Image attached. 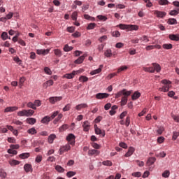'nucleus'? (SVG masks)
<instances>
[{
	"label": "nucleus",
	"mask_w": 179,
	"mask_h": 179,
	"mask_svg": "<svg viewBox=\"0 0 179 179\" xmlns=\"http://www.w3.org/2000/svg\"><path fill=\"white\" fill-rule=\"evenodd\" d=\"M131 91H127V90H121L115 94V99L122 96L121 99V106H125L127 103H128V97L129 96H131Z\"/></svg>",
	"instance_id": "obj_1"
},
{
	"label": "nucleus",
	"mask_w": 179,
	"mask_h": 179,
	"mask_svg": "<svg viewBox=\"0 0 179 179\" xmlns=\"http://www.w3.org/2000/svg\"><path fill=\"white\" fill-rule=\"evenodd\" d=\"M118 27L121 30H129V31H132L134 30L137 31L139 29V27H138V25L120 24Z\"/></svg>",
	"instance_id": "obj_2"
},
{
	"label": "nucleus",
	"mask_w": 179,
	"mask_h": 179,
	"mask_svg": "<svg viewBox=\"0 0 179 179\" xmlns=\"http://www.w3.org/2000/svg\"><path fill=\"white\" fill-rule=\"evenodd\" d=\"M34 114V110L29 109V110H26L24 109L22 110L18 111L17 113V115L18 117H31Z\"/></svg>",
	"instance_id": "obj_3"
},
{
	"label": "nucleus",
	"mask_w": 179,
	"mask_h": 179,
	"mask_svg": "<svg viewBox=\"0 0 179 179\" xmlns=\"http://www.w3.org/2000/svg\"><path fill=\"white\" fill-rule=\"evenodd\" d=\"M68 150H71V145H69V144L63 145L59 150V155H64V153H65V152H68Z\"/></svg>",
	"instance_id": "obj_4"
},
{
	"label": "nucleus",
	"mask_w": 179,
	"mask_h": 179,
	"mask_svg": "<svg viewBox=\"0 0 179 179\" xmlns=\"http://www.w3.org/2000/svg\"><path fill=\"white\" fill-rule=\"evenodd\" d=\"M154 15L157 16V17H159L160 19H163L167 13L164 11H159L157 10H154Z\"/></svg>",
	"instance_id": "obj_5"
},
{
	"label": "nucleus",
	"mask_w": 179,
	"mask_h": 179,
	"mask_svg": "<svg viewBox=\"0 0 179 179\" xmlns=\"http://www.w3.org/2000/svg\"><path fill=\"white\" fill-rule=\"evenodd\" d=\"M62 96H51L49 98V101L51 104H55L57 101H61Z\"/></svg>",
	"instance_id": "obj_6"
},
{
	"label": "nucleus",
	"mask_w": 179,
	"mask_h": 179,
	"mask_svg": "<svg viewBox=\"0 0 179 179\" xmlns=\"http://www.w3.org/2000/svg\"><path fill=\"white\" fill-rule=\"evenodd\" d=\"M78 71H72V73H66L64 74L63 76V78H66V79H73V78H75V75H76V73H78Z\"/></svg>",
	"instance_id": "obj_7"
},
{
	"label": "nucleus",
	"mask_w": 179,
	"mask_h": 179,
	"mask_svg": "<svg viewBox=\"0 0 179 179\" xmlns=\"http://www.w3.org/2000/svg\"><path fill=\"white\" fill-rule=\"evenodd\" d=\"M83 128L85 132H89V129H90V122L89 121H85L83 123Z\"/></svg>",
	"instance_id": "obj_8"
},
{
	"label": "nucleus",
	"mask_w": 179,
	"mask_h": 179,
	"mask_svg": "<svg viewBox=\"0 0 179 179\" xmlns=\"http://www.w3.org/2000/svg\"><path fill=\"white\" fill-rule=\"evenodd\" d=\"M66 141L69 145H75V135H69L66 137Z\"/></svg>",
	"instance_id": "obj_9"
},
{
	"label": "nucleus",
	"mask_w": 179,
	"mask_h": 179,
	"mask_svg": "<svg viewBox=\"0 0 179 179\" xmlns=\"http://www.w3.org/2000/svg\"><path fill=\"white\" fill-rule=\"evenodd\" d=\"M109 94L107 93H98L96 94V98L99 100H101L102 99H107Z\"/></svg>",
	"instance_id": "obj_10"
},
{
	"label": "nucleus",
	"mask_w": 179,
	"mask_h": 179,
	"mask_svg": "<svg viewBox=\"0 0 179 179\" xmlns=\"http://www.w3.org/2000/svg\"><path fill=\"white\" fill-rule=\"evenodd\" d=\"M94 129L96 135H106V132L104 131V130L98 128L97 124H94Z\"/></svg>",
	"instance_id": "obj_11"
},
{
	"label": "nucleus",
	"mask_w": 179,
	"mask_h": 179,
	"mask_svg": "<svg viewBox=\"0 0 179 179\" xmlns=\"http://www.w3.org/2000/svg\"><path fill=\"white\" fill-rule=\"evenodd\" d=\"M52 85H54V81L52 80H49L43 84V89H47V87L52 86Z\"/></svg>",
	"instance_id": "obj_12"
},
{
	"label": "nucleus",
	"mask_w": 179,
	"mask_h": 179,
	"mask_svg": "<svg viewBox=\"0 0 179 179\" xmlns=\"http://www.w3.org/2000/svg\"><path fill=\"white\" fill-rule=\"evenodd\" d=\"M89 156H98V155H100V151L97 150H90L88 151Z\"/></svg>",
	"instance_id": "obj_13"
},
{
	"label": "nucleus",
	"mask_w": 179,
	"mask_h": 179,
	"mask_svg": "<svg viewBox=\"0 0 179 179\" xmlns=\"http://www.w3.org/2000/svg\"><path fill=\"white\" fill-rule=\"evenodd\" d=\"M87 57V55L84 54L83 55L80 56L78 59L75 60V64H82L83 61H85V58Z\"/></svg>",
	"instance_id": "obj_14"
},
{
	"label": "nucleus",
	"mask_w": 179,
	"mask_h": 179,
	"mask_svg": "<svg viewBox=\"0 0 179 179\" xmlns=\"http://www.w3.org/2000/svg\"><path fill=\"white\" fill-rule=\"evenodd\" d=\"M134 152H135V148H134V147H130L128 152L124 155V157H129V156H132V155H134Z\"/></svg>",
	"instance_id": "obj_15"
},
{
	"label": "nucleus",
	"mask_w": 179,
	"mask_h": 179,
	"mask_svg": "<svg viewBox=\"0 0 179 179\" xmlns=\"http://www.w3.org/2000/svg\"><path fill=\"white\" fill-rule=\"evenodd\" d=\"M18 108L17 106H9L5 109V113H13V111H16Z\"/></svg>",
	"instance_id": "obj_16"
},
{
	"label": "nucleus",
	"mask_w": 179,
	"mask_h": 179,
	"mask_svg": "<svg viewBox=\"0 0 179 179\" xmlns=\"http://www.w3.org/2000/svg\"><path fill=\"white\" fill-rule=\"evenodd\" d=\"M103 55L106 58H111L113 57V51L111 49H108L104 52Z\"/></svg>",
	"instance_id": "obj_17"
},
{
	"label": "nucleus",
	"mask_w": 179,
	"mask_h": 179,
	"mask_svg": "<svg viewBox=\"0 0 179 179\" xmlns=\"http://www.w3.org/2000/svg\"><path fill=\"white\" fill-rule=\"evenodd\" d=\"M156 162V157H150L147 161V165L148 166H152V164H155V162Z\"/></svg>",
	"instance_id": "obj_18"
},
{
	"label": "nucleus",
	"mask_w": 179,
	"mask_h": 179,
	"mask_svg": "<svg viewBox=\"0 0 179 179\" xmlns=\"http://www.w3.org/2000/svg\"><path fill=\"white\" fill-rule=\"evenodd\" d=\"M152 66L155 69V72H160L162 71V67L160 66V64H156V63H152Z\"/></svg>",
	"instance_id": "obj_19"
},
{
	"label": "nucleus",
	"mask_w": 179,
	"mask_h": 179,
	"mask_svg": "<svg viewBox=\"0 0 179 179\" xmlns=\"http://www.w3.org/2000/svg\"><path fill=\"white\" fill-rule=\"evenodd\" d=\"M36 52L38 55H45V54H48V52H50V50H37Z\"/></svg>",
	"instance_id": "obj_20"
},
{
	"label": "nucleus",
	"mask_w": 179,
	"mask_h": 179,
	"mask_svg": "<svg viewBox=\"0 0 179 179\" xmlns=\"http://www.w3.org/2000/svg\"><path fill=\"white\" fill-rule=\"evenodd\" d=\"M141 97V93L138 91H136L134 94L131 96V99L135 101L138 100V98Z\"/></svg>",
	"instance_id": "obj_21"
},
{
	"label": "nucleus",
	"mask_w": 179,
	"mask_h": 179,
	"mask_svg": "<svg viewBox=\"0 0 179 179\" xmlns=\"http://www.w3.org/2000/svg\"><path fill=\"white\" fill-rule=\"evenodd\" d=\"M102 69H103V65H100L99 69L91 71L90 75H97V73H100V72H101Z\"/></svg>",
	"instance_id": "obj_22"
},
{
	"label": "nucleus",
	"mask_w": 179,
	"mask_h": 179,
	"mask_svg": "<svg viewBox=\"0 0 179 179\" xmlns=\"http://www.w3.org/2000/svg\"><path fill=\"white\" fill-rule=\"evenodd\" d=\"M87 103H80L76 106V110H82V108H87Z\"/></svg>",
	"instance_id": "obj_23"
},
{
	"label": "nucleus",
	"mask_w": 179,
	"mask_h": 179,
	"mask_svg": "<svg viewBox=\"0 0 179 179\" xmlns=\"http://www.w3.org/2000/svg\"><path fill=\"white\" fill-rule=\"evenodd\" d=\"M24 169L26 171V173H29L30 171H33V169H31V164H26L24 166Z\"/></svg>",
	"instance_id": "obj_24"
},
{
	"label": "nucleus",
	"mask_w": 179,
	"mask_h": 179,
	"mask_svg": "<svg viewBox=\"0 0 179 179\" xmlns=\"http://www.w3.org/2000/svg\"><path fill=\"white\" fill-rule=\"evenodd\" d=\"M139 40H140L141 43H149V38L146 35H144V36L140 37Z\"/></svg>",
	"instance_id": "obj_25"
},
{
	"label": "nucleus",
	"mask_w": 179,
	"mask_h": 179,
	"mask_svg": "<svg viewBox=\"0 0 179 179\" xmlns=\"http://www.w3.org/2000/svg\"><path fill=\"white\" fill-rule=\"evenodd\" d=\"M143 70L145 72H150V73H155V69H154V67H143Z\"/></svg>",
	"instance_id": "obj_26"
},
{
	"label": "nucleus",
	"mask_w": 179,
	"mask_h": 179,
	"mask_svg": "<svg viewBox=\"0 0 179 179\" xmlns=\"http://www.w3.org/2000/svg\"><path fill=\"white\" fill-rule=\"evenodd\" d=\"M170 40L173 41H179V36L176 34H170L169 35Z\"/></svg>",
	"instance_id": "obj_27"
},
{
	"label": "nucleus",
	"mask_w": 179,
	"mask_h": 179,
	"mask_svg": "<svg viewBox=\"0 0 179 179\" xmlns=\"http://www.w3.org/2000/svg\"><path fill=\"white\" fill-rule=\"evenodd\" d=\"M19 157L20 159H29V157H30V153L29 152L22 153L19 155Z\"/></svg>",
	"instance_id": "obj_28"
},
{
	"label": "nucleus",
	"mask_w": 179,
	"mask_h": 179,
	"mask_svg": "<svg viewBox=\"0 0 179 179\" xmlns=\"http://www.w3.org/2000/svg\"><path fill=\"white\" fill-rule=\"evenodd\" d=\"M50 121H51L50 116H45L41 120L42 124H48Z\"/></svg>",
	"instance_id": "obj_29"
},
{
	"label": "nucleus",
	"mask_w": 179,
	"mask_h": 179,
	"mask_svg": "<svg viewBox=\"0 0 179 179\" xmlns=\"http://www.w3.org/2000/svg\"><path fill=\"white\" fill-rule=\"evenodd\" d=\"M36 119L33 117H29L27 119V124H30V125H34L36 124Z\"/></svg>",
	"instance_id": "obj_30"
},
{
	"label": "nucleus",
	"mask_w": 179,
	"mask_h": 179,
	"mask_svg": "<svg viewBox=\"0 0 179 179\" xmlns=\"http://www.w3.org/2000/svg\"><path fill=\"white\" fill-rule=\"evenodd\" d=\"M6 127H7V129H8L9 131H11V132H13L14 135H17V130L13 129V127L10 125H7Z\"/></svg>",
	"instance_id": "obj_31"
},
{
	"label": "nucleus",
	"mask_w": 179,
	"mask_h": 179,
	"mask_svg": "<svg viewBox=\"0 0 179 179\" xmlns=\"http://www.w3.org/2000/svg\"><path fill=\"white\" fill-rule=\"evenodd\" d=\"M63 50L65 52H69V51H72L73 50V47L65 45Z\"/></svg>",
	"instance_id": "obj_32"
},
{
	"label": "nucleus",
	"mask_w": 179,
	"mask_h": 179,
	"mask_svg": "<svg viewBox=\"0 0 179 179\" xmlns=\"http://www.w3.org/2000/svg\"><path fill=\"white\" fill-rule=\"evenodd\" d=\"M54 54L56 57H62V52L59 49H55Z\"/></svg>",
	"instance_id": "obj_33"
},
{
	"label": "nucleus",
	"mask_w": 179,
	"mask_h": 179,
	"mask_svg": "<svg viewBox=\"0 0 179 179\" xmlns=\"http://www.w3.org/2000/svg\"><path fill=\"white\" fill-rule=\"evenodd\" d=\"M9 164H10V166H17L20 164V162L17 160L12 159L9 161Z\"/></svg>",
	"instance_id": "obj_34"
},
{
	"label": "nucleus",
	"mask_w": 179,
	"mask_h": 179,
	"mask_svg": "<svg viewBox=\"0 0 179 179\" xmlns=\"http://www.w3.org/2000/svg\"><path fill=\"white\" fill-rule=\"evenodd\" d=\"M158 3L159 5L164 6V5H169L170 2L169 1V0H159Z\"/></svg>",
	"instance_id": "obj_35"
},
{
	"label": "nucleus",
	"mask_w": 179,
	"mask_h": 179,
	"mask_svg": "<svg viewBox=\"0 0 179 179\" xmlns=\"http://www.w3.org/2000/svg\"><path fill=\"white\" fill-rule=\"evenodd\" d=\"M167 23L169 24H177V20H176L175 18H169Z\"/></svg>",
	"instance_id": "obj_36"
},
{
	"label": "nucleus",
	"mask_w": 179,
	"mask_h": 179,
	"mask_svg": "<svg viewBox=\"0 0 179 179\" xmlns=\"http://www.w3.org/2000/svg\"><path fill=\"white\" fill-rule=\"evenodd\" d=\"M55 170H57L58 173H64V171H65V169L59 165L55 166Z\"/></svg>",
	"instance_id": "obj_37"
},
{
	"label": "nucleus",
	"mask_w": 179,
	"mask_h": 179,
	"mask_svg": "<svg viewBox=\"0 0 179 179\" xmlns=\"http://www.w3.org/2000/svg\"><path fill=\"white\" fill-rule=\"evenodd\" d=\"M27 106L29 108H32V110H37V107H36L34 106V103L33 102H29L27 104Z\"/></svg>",
	"instance_id": "obj_38"
},
{
	"label": "nucleus",
	"mask_w": 179,
	"mask_h": 179,
	"mask_svg": "<svg viewBox=\"0 0 179 179\" xmlns=\"http://www.w3.org/2000/svg\"><path fill=\"white\" fill-rule=\"evenodd\" d=\"M55 138H57V136H55V135L49 136V137L48 138V142L49 143H52V142H54V139H55Z\"/></svg>",
	"instance_id": "obj_39"
},
{
	"label": "nucleus",
	"mask_w": 179,
	"mask_h": 179,
	"mask_svg": "<svg viewBox=\"0 0 179 179\" xmlns=\"http://www.w3.org/2000/svg\"><path fill=\"white\" fill-rule=\"evenodd\" d=\"M62 117H64V115H62V113H58V116L56 119H55V120L53 121V124H57L58 122V121H59Z\"/></svg>",
	"instance_id": "obj_40"
},
{
	"label": "nucleus",
	"mask_w": 179,
	"mask_h": 179,
	"mask_svg": "<svg viewBox=\"0 0 179 179\" xmlns=\"http://www.w3.org/2000/svg\"><path fill=\"white\" fill-rule=\"evenodd\" d=\"M162 177H164V178H169V177H170V171L166 170L164 171L162 173Z\"/></svg>",
	"instance_id": "obj_41"
},
{
	"label": "nucleus",
	"mask_w": 179,
	"mask_h": 179,
	"mask_svg": "<svg viewBox=\"0 0 179 179\" xmlns=\"http://www.w3.org/2000/svg\"><path fill=\"white\" fill-rule=\"evenodd\" d=\"M163 48H164L165 50H171V48H173V45L171 43L169 44H164L162 45Z\"/></svg>",
	"instance_id": "obj_42"
},
{
	"label": "nucleus",
	"mask_w": 179,
	"mask_h": 179,
	"mask_svg": "<svg viewBox=\"0 0 179 179\" xmlns=\"http://www.w3.org/2000/svg\"><path fill=\"white\" fill-rule=\"evenodd\" d=\"M79 80H80V82H83V83L87 82V80H89V78H87L85 76H81L79 78Z\"/></svg>",
	"instance_id": "obj_43"
},
{
	"label": "nucleus",
	"mask_w": 179,
	"mask_h": 179,
	"mask_svg": "<svg viewBox=\"0 0 179 179\" xmlns=\"http://www.w3.org/2000/svg\"><path fill=\"white\" fill-rule=\"evenodd\" d=\"M27 132L30 135H34V134H37V131L34 128H31V129H28Z\"/></svg>",
	"instance_id": "obj_44"
},
{
	"label": "nucleus",
	"mask_w": 179,
	"mask_h": 179,
	"mask_svg": "<svg viewBox=\"0 0 179 179\" xmlns=\"http://www.w3.org/2000/svg\"><path fill=\"white\" fill-rule=\"evenodd\" d=\"M127 69H128V66H122L117 69V73H120V72H122L124 71H127Z\"/></svg>",
	"instance_id": "obj_45"
},
{
	"label": "nucleus",
	"mask_w": 179,
	"mask_h": 179,
	"mask_svg": "<svg viewBox=\"0 0 179 179\" xmlns=\"http://www.w3.org/2000/svg\"><path fill=\"white\" fill-rule=\"evenodd\" d=\"M96 27V24L95 23H90L88 24L87 29V30H93Z\"/></svg>",
	"instance_id": "obj_46"
},
{
	"label": "nucleus",
	"mask_w": 179,
	"mask_h": 179,
	"mask_svg": "<svg viewBox=\"0 0 179 179\" xmlns=\"http://www.w3.org/2000/svg\"><path fill=\"white\" fill-rule=\"evenodd\" d=\"M102 164H103V166H108L110 167V166H113V162H111V161L107 160V161H103L102 162Z\"/></svg>",
	"instance_id": "obj_47"
},
{
	"label": "nucleus",
	"mask_w": 179,
	"mask_h": 179,
	"mask_svg": "<svg viewBox=\"0 0 179 179\" xmlns=\"http://www.w3.org/2000/svg\"><path fill=\"white\" fill-rule=\"evenodd\" d=\"M69 127L68 124H63L60 128H59V131L60 132H64V131H66L68 129Z\"/></svg>",
	"instance_id": "obj_48"
},
{
	"label": "nucleus",
	"mask_w": 179,
	"mask_h": 179,
	"mask_svg": "<svg viewBox=\"0 0 179 179\" xmlns=\"http://www.w3.org/2000/svg\"><path fill=\"white\" fill-rule=\"evenodd\" d=\"M44 72L46 73L47 75H52V71L48 67L44 68Z\"/></svg>",
	"instance_id": "obj_49"
},
{
	"label": "nucleus",
	"mask_w": 179,
	"mask_h": 179,
	"mask_svg": "<svg viewBox=\"0 0 179 179\" xmlns=\"http://www.w3.org/2000/svg\"><path fill=\"white\" fill-rule=\"evenodd\" d=\"M34 105L35 107H40L41 106V101L36 99L34 101Z\"/></svg>",
	"instance_id": "obj_50"
},
{
	"label": "nucleus",
	"mask_w": 179,
	"mask_h": 179,
	"mask_svg": "<svg viewBox=\"0 0 179 179\" xmlns=\"http://www.w3.org/2000/svg\"><path fill=\"white\" fill-rule=\"evenodd\" d=\"M76 175V172L74 171H69L66 173L67 177H69V178H71V177H73V176Z\"/></svg>",
	"instance_id": "obj_51"
},
{
	"label": "nucleus",
	"mask_w": 179,
	"mask_h": 179,
	"mask_svg": "<svg viewBox=\"0 0 179 179\" xmlns=\"http://www.w3.org/2000/svg\"><path fill=\"white\" fill-rule=\"evenodd\" d=\"M13 60L19 65H22V60L19 58V57H15Z\"/></svg>",
	"instance_id": "obj_52"
},
{
	"label": "nucleus",
	"mask_w": 179,
	"mask_h": 179,
	"mask_svg": "<svg viewBox=\"0 0 179 179\" xmlns=\"http://www.w3.org/2000/svg\"><path fill=\"white\" fill-rule=\"evenodd\" d=\"M106 40H107V36L104 35L103 36H101L100 38H99L98 41H99V43H103V41H106Z\"/></svg>",
	"instance_id": "obj_53"
},
{
	"label": "nucleus",
	"mask_w": 179,
	"mask_h": 179,
	"mask_svg": "<svg viewBox=\"0 0 179 179\" xmlns=\"http://www.w3.org/2000/svg\"><path fill=\"white\" fill-rule=\"evenodd\" d=\"M8 153H9L10 155H17V151L10 148V149L8 150Z\"/></svg>",
	"instance_id": "obj_54"
},
{
	"label": "nucleus",
	"mask_w": 179,
	"mask_h": 179,
	"mask_svg": "<svg viewBox=\"0 0 179 179\" xmlns=\"http://www.w3.org/2000/svg\"><path fill=\"white\" fill-rule=\"evenodd\" d=\"M112 36L113 37H120V36H121V34L118 31H114L112 33Z\"/></svg>",
	"instance_id": "obj_55"
},
{
	"label": "nucleus",
	"mask_w": 179,
	"mask_h": 179,
	"mask_svg": "<svg viewBox=\"0 0 179 179\" xmlns=\"http://www.w3.org/2000/svg\"><path fill=\"white\" fill-rule=\"evenodd\" d=\"M163 131H164V127H158L157 132V134H159V135H162V134H163Z\"/></svg>",
	"instance_id": "obj_56"
},
{
	"label": "nucleus",
	"mask_w": 179,
	"mask_h": 179,
	"mask_svg": "<svg viewBox=\"0 0 179 179\" xmlns=\"http://www.w3.org/2000/svg\"><path fill=\"white\" fill-rule=\"evenodd\" d=\"M103 49H104V44L101 43L98 45L97 50L98 51H99V52H101V51H103Z\"/></svg>",
	"instance_id": "obj_57"
},
{
	"label": "nucleus",
	"mask_w": 179,
	"mask_h": 179,
	"mask_svg": "<svg viewBox=\"0 0 179 179\" xmlns=\"http://www.w3.org/2000/svg\"><path fill=\"white\" fill-rule=\"evenodd\" d=\"M171 117L176 122H179V115H171Z\"/></svg>",
	"instance_id": "obj_58"
},
{
	"label": "nucleus",
	"mask_w": 179,
	"mask_h": 179,
	"mask_svg": "<svg viewBox=\"0 0 179 179\" xmlns=\"http://www.w3.org/2000/svg\"><path fill=\"white\" fill-rule=\"evenodd\" d=\"M164 88V92H169V90H170V87H171V85L169 84V85H166L162 87Z\"/></svg>",
	"instance_id": "obj_59"
},
{
	"label": "nucleus",
	"mask_w": 179,
	"mask_h": 179,
	"mask_svg": "<svg viewBox=\"0 0 179 179\" xmlns=\"http://www.w3.org/2000/svg\"><path fill=\"white\" fill-rule=\"evenodd\" d=\"M166 152H162L159 154H156L155 156L156 157H166Z\"/></svg>",
	"instance_id": "obj_60"
},
{
	"label": "nucleus",
	"mask_w": 179,
	"mask_h": 179,
	"mask_svg": "<svg viewBox=\"0 0 179 179\" xmlns=\"http://www.w3.org/2000/svg\"><path fill=\"white\" fill-rule=\"evenodd\" d=\"M92 148H94V149H100V148H101V146L96 143H92Z\"/></svg>",
	"instance_id": "obj_61"
},
{
	"label": "nucleus",
	"mask_w": 179,
	"mask_h": 179,
	"mask_svg": "<svg viewBox=\"0 0 179 179\" xmlns=\"http://www.w3.org/2000/svg\"><path fill=\"white\" fill-rule=\"evenodd\" d=\"M26 80V78H24V77H21L20 78V87H22V86H23V83H24V81Z\"/></svg>",
	"instance_id": "obj_62"
},
{
	"label": "nucleus",
	"mask_w": 179,
	"mask_h": 179,
	"mask_svg": "<svg viewBox=\"0 0 179 179\" xmlns=\"http://www.w3.org/2000/svg\"><path fill=\"white\" fill-rule=\"evenodd\" d=\"M97 17L99 19V20H103V22H106V20H107V17L104 15H98Z\"/></svg>",
	"instance_id": "obj_63"
},
{
	"label": "nucleus",
	"mask_w": 179,
	"mask_h": 179,
	"mask_svg": "<svg viewBox=\"0 0 179 179\" xmlns=\"http://www.w3.org/2000/svg\"><path fill=\"white\" fill-rule=\"evenodd\" d=\"M1 38L3 40H6L8 38V33L7 32H3L1 34Z\"/></svg>",
	"instance_id": "obj_64"
}]
</instances>
